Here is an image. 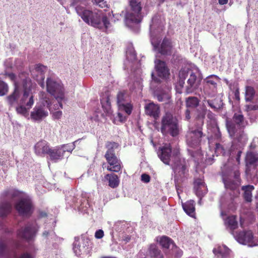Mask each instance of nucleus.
<instances>
[{"mask_svg":"<svg viewBox=\"0 0 258 258\" xmlns=\"http://www.w3.org/2000/svg\"><path fill=\"white\" fill-rule=\"evenodd\" d=\"M158 156L165 164L170 165L175 174V178H182L187 174L188 170L185 161L182 160L178 152L172 154V147L170 144H166L160 148Z\"/></svg>","mask_w":258,"mask_h":258,"instance_id":"obj_1","label":"nucleus"},{"mask_svg":"<svg viewBox=\"0 0 258 258\" xmlns=\"http://www.w3.org/2000/svg\"><path fill=\"white\" fill-rule=\"evenodd\" d=\"M248 122L245 120L241 112L235 113L231 119H227L226 125L230 136L239 140V137H241L244 133L243 130L247 125Z\"/></svg>","mask_w":258,"mask_h":258,"instance_id":"obj_2","label":"nucleus"},{"mask_svg":"<svg viewBox=\"0 0 258 258\" xmlns=\"http://www.w3.org/2000/svg\"><path fill=\"white\" fill-rule=\"evenodd\" d=\"M160 131L164 136H177L179 134V125L176 117L169 111L165 112L161 118Z\"/></svg>","mask_w":258,"mask_h":258,"instance_id":"obj_3","label":"nucleus"},{"mask_svg":"<svg viewBox=\"0 0 258 258\" xmlns=\"http://www.w3.org/2000/svg\"><path fill=\"white\" fill-rule=\"evenodd\" d=\"M118 147L117 143L107 142L105 145L107 150L104 155L108 166L107 170L109 171L118 172L121 170V162L115 154V149Z\"/></svg>","mask_w":258,"mask_h":258,"instance_id":"obj_4","label":"nucleus"},{"mask_svg":"<svg viewBox=\"0 0 258 258\" xmlns=\"http://www.w3.org/2000/svg\"><path fill=\"white\" fill-rule=\"evenodd\" d=\"M240 175L239 170L236 169L223 177L225 188L227 190L233 192L232 195L230 194L233 198L236 197L239 194V187L241 181Z\"/></svg>","mask_w":258,"mask_h":258,"instance_id":"obj_5","label":"nucleus"},{"mask_svg":"<svg viewBox=\"0 0 258 258\" xmlns=\"http://www.w3.org/2000/svg\"><path fill=\"white\" fill-rule=\"evenodd\" d=\"M34 96L31 89L24 86L23 95L20 100V105L16 107L17 112L18 114L26 115L34 103Z\"/></svg>","mask_w":258,"mask_h":258,"instance_id":"obj_6","label":"nucleus"},{"mask_svg":"<svg viewBox=\"0 0 258 258\" xmlns=\"http://www.w3.org/2000/svg\"><path fill=\"white\" fill-rule=\"evenodd\" d=\"M39 226L35 221L28 222L17 231V237L29 242L33 241L39 230Z\"/></svg>","mask_w":258,"mask_h":258,"instance_id":"obj_7","label":"nucleus"},{"mask_svg":"<svg viewBox=\"0 0 258 258\" xmlns=\"http://www.w3.org/2000/svg\"><path fill=\"white\" fill-rule=\"evenodd\" d=\"M15 208L20 216L29 217L33 213L34 206L31 198L25 196L17 202Z\"/></svg>","mask_w":258,"mask_h":258,"instance_id":"obj_8","label":"nucleus"},{"mask_svg":"<svg viewBox=\"0 0 258 258\" xmlns=\"http://www.w3.org/2000/svg\"><path fill=\"white\" fill-rule=\"evenodd\" d=\"M46 88L47 92L57 100L60 108H62V104L61 101L64 98V89L62 85L54 80L48 78L46 81Z\"/></svg>","mask_w":258,"mask_h":258,"instance_id":"obj_9","label":"nucleus"},{"mask_svg":"<svg viewBox=\"0 0 258 258\" xmlns=\"http://www.w3.org/2000/svg\"><path fill=\"white\" fill-rule=\"evenodd\" d=\"M246 169L247 174L251 175L256 172L258 166V154L252 152H248L245 158Z\"/></svg>","mask_w":258,"mask_h":258,"instance_id":"obj_10","label":"nucleus"},{"mask_svg":"<svg viewBox=\"0 0 258 258\" xmlns=\"http://www.w3.org/2000/svg\"><path fill=\"white\" fill-rule=\"evenodd\" d=\"M219 78L215 75H210L204 79L203 91L205 94L212 96L217 93V81Z\"/></svg>","mask_w":258,"mask_h":258,"instance_id":"obj_11","label":"nucleus"},{"mask_svg":"<svg viewBox=\"0 0 258 258\" xmlns=\"http://www.w3.org/2000/svg\"><path fill=\"white\" fill-rule=\"evenodd\" d=\"M0 257L4 258H34L28 252L23 253L18 256L15 250L11 251L7 246L5 241L0 240Z\"/></svg>","mask_w":258,"mask_h":258,"instance_id":"obj_12","label":"nucleus"},{"mask_svg":"<svg viewBox=\"0 0 258 258\" xmlns=\"http://www.w3.org/2000/svg\"><path fill=\"white\" fill-rule=\"evenodd\" d=\"M83 21L93 27L101 28L104 26L107 28L109 24L108 17H82Z\"/></svg>","mask_w":258,"mask_h":258,"instance_id":"obj_13","label":"nucleus"},{"mask_svg":"<svg viewBox=\"0 0 258 258\" xmlns=\"http://www.w3.org/2000/svg\"><path fill=\"white\" fill-rule=\"evenodd\" d=\"M90 242L87 238H81L76 239L74 243L73 249L74 252L78 256L88 251V246Z\"/></svg>","mask_w":258,"mask_h":258,"instance_id":"obj_14","label":"nucleus"},{"mask_svg":"<svg viewBox=\"0 0 258 258\" xmlns=\"http://www.w3.org/2000/svg\"><path fill=\"white\" fill-rule=\"evenodd\" d=\"M202 127L198 126L197 129L192 130L187 136V141L192 146H196L200 144L203 137Z\"/></svg>","mask_w":258,"mask_h":258,"instance_id":"obj_15","label":"nucleus"},{"mask_svg":"<svg viewBox=\"0 0 258 258\" xmlns=\"http://www.w3.org/2000/svg\"><path fill=\"white\" fill-rule=\"evenodd\" d=\"M21 91L18 84L15 82L14 84V89L13 92L8 95L6 99L7 101L11 106H16L20 105V100L21 99Z\"/></svg>","mask_w":258,"mask_h":258,"instance_id":"obj_16","label":"nucleus"},{"mask_svg":"<svg viewBox=\"0 0 258 258\" xmlns=\"http://www.w3.org/2000/svg\"><path fill=\"white\" fill-rule=\"evenodd\" d=\"M155 70L157 75L162 79H166L170 75L169 69L166 62L160 59H157L155 61Z\"/></svg>","mask_w":258,"mask_h":258,"instance_id":"obj_17","label":"nucleus"},{"mask_svg":"<svg viewBox=\"0 0 258 258\" xmlns=\"http://www.w3.org/2000/svg\"><path fill=\"white\" fill-rule=\"evenodd\" d=\"M48 115V112L42 106H35L30 113V118L35 121H41Z\"/></svg>","mask_w":258,"mask_h":258,"instance_id":"obj_18","label":"nucleus"},{"mask_svg":"<svg viewBox=\"0 0 258 258\" xmlns=\"http://www.w3.org/2000/svg\"><path fill=\"white\" fill-rule=\"evenodd\" d=\"M66 151L61 147H56L54 148H50L47 154V158L54 162H57L63 158Z\"/></svg>","mask_w":258,"mask_h":258,"instance_id":"obj_19","label":"nucleus"},{"mask_svg":"<svg viewBox=\"0 0 258 258\" xmlns=\"http://www.w3.org/2000/svg\"><path fill=\"white\" fill-rule=\"evenodd\" d=\"M234 236L237 240L241 244L250 245L252 243L253 236L252 232L250 230L235 233Z\"/></svg>","mask_w":258,"mask_h":258,"instance_id":"obj_20","label":"nucleus"},{"mask_svg":"<svg viewBox=\"0 0 258 258\" xmlns=\"http://www.w3.org/2000/svg\"><path fill=\"white\" fill-rule=\"evenodd\" d=\"M50 146L48 142L44 140L38 142L34 146V152L37 155L44 157L47 155L49 151Z\"/></svg>","mask_w":258,"mask_h":258,"instance_id":"obj_21","label":"nucleus"},{"mask_svg":"<svg viewBox=\"0 0 258 258\" xmlns=\"http://www.w3.org/2000/svg\"><path fill=\"white\" fill-rule=\"evenodd\" d=\"M145 112L146 114L157 120L160 113V106L154 102H150L145 106Z\"/></svg>","mask_w":258,"mask_h":258,"instance_id":"obj_22","label":"nucleus"},{"mask_svg":"<svg viewBox=\"0 0 258 258\" xmlns=\"http://www.w3.org/2000/svg\"><path fill=\"white\" fill-rule=\"evenodd\" d=\"M187 83L186 92L187 94L192 93L198 88L199 83L197 81V75L192 71H191L190 73L189 77L187 80Z\"/></svg>","mask_w":258,"mask_h":258,"instance_id":"obj_23","label":"nucleus"},{"mask_svg":"<svg viewBox=\"0 0 258 258\" xmlns=\"http://www.w3.org/2000/svg\"><path fill=\"white\" fill-rule=\"evenodd\" d=\"M194 190L198 197H203L206 193V186L202 179L198 178L194 182Z\"/></svg>","mask_w":258,"mask_h":258,"instance_id":"obj_24","label":"nucleus"},{"mask_svg":"<svg viewBox=\"0 0 258 258\" xmlns=\"http://www.w3.org/2000/svg\"><path fill=\"white\" fill-rule=\"evenodd\" d=\"M224 224L227 229L230 231L232 235H234V230L238 227V224L237 220V216L235 215H231L228 216L224 221Z\"/></svg>","mask_w":258,"mask_h":258,"instance_id":"obj_25","label":"nucleus"},{"mask_svg":"<svg viewBox=\"0 0 258 258\" xmlns=\"http://www.w3.org/2000/svg\"><path fill=\"white\" fill-rule=\"evenodd\" d=\"M213 252L218 258H231V251L225 245L214 248Z\"/></svg>","mask_w":258,"mask_h":258,"instance_id":"obj_26","label":"nucleus"},{"mask_svg":"<svg viewBox=\"0 0 258 258\" xmlns=\"http://www.w3.org/2000/svg\"><path fill=\"white\" fill-rule=\"evenodd\" d=\"M129 102H131V100L126 90H121L117 93L116 95V102L118 107Z\"/></svg>","mask_w":258,"mask_h":258,"instance_id":"obj_27","label":"nucleus"},{"mask_svg":"<svg viewBox=\"0 0 258 258\" xmlns=\"http://www.w3.org/2000/svg\"><path fill=\"white\" fill-rule=\"evenodd\" d=\"M12 210V205L10 202L2 201L0 202V217H7L11 213Z\"/></svg>","mask_w":258,"mask_h":258,"instance_id":"obj_28","label":"nucleus"},{"mask_svg":"<svg viewBox=\"0 0 258 258\" xmlns=\"http://www.w3.org/2000/svg\"><path fill=\"white\" fill-rule=\"evenodd\" d=\"M172 47L171 42L168 39L164 38L161 43L159 51L163 55H170Z\"/></svg>","mask_w":258,"mask_h":258,"instance_id":"obj_29","label":"nucleus"},{"mask_svg":"<svg viewBox=\"0 0 258 258\" xmlns=\"http://www.w3.org/2000/svg\"><path fill=\"white\" fill-rule=\"evenodd\" d=\"M195 203L193 200H189L182 204V208L185 212L191 217L195 215Z\"/></svg>","mask_w":258,"mask_h":258,"instance_id":"obj_30","label":"nucleus"},{"mask_svg":"<svg viewBox=\"0 0 258 258\" xmlns=\"http://www.w3.org/2000/svg\"><path fill=\"white\" fill-rule=\"evenodd\" d=\"M254 189V187L252 185H247L242 186L241 189L244 191L243 195L244 200L247 202H251L252 201V191Z\"/></svg>","mask_w":258,"mask_h":258,"instance_id":"obj_31","label":"nucleus"},{"mask_svg":"<svg viewBox=\"0 0 258 258\" xmlns=\"http://www.w3.org/2000/svg\"><path fill=\"white\" fill-rule=\"evenodd\" d=\"M159 242L163 248L168 249L171 245L172 248L176 247L173 240L167 236H162L159 238Z\"/></svg>","mask_w":258,"mask_h":258,"instance_id":"obj_32","label":"nucleus"},{"mask_svg":"<svg viewBox=\"0 0 258 258\" xmlns=\"http://www.w3.org/2000/svg\"><path fill=\"white\" fill-rule=\"evenodd\" d=\"M148 252L151 258H164L161 250L158 249L155 244L150 245Z\"/></svg>","mask_w":258,"mask_h":258,"instance_id":"obj_33","label":"nucleus"},{"mask_svg":"<svg viewBox=\"0 0 258 258\" xmlns=\"http://www.w3.org/2000/svg\"><path fill=\"white\" fill-rule=\"evenodd\" d=\"M255 94L254 88L250 86H246L245 87V97L246 102H252Z\"/></svg>","mask_w":258,"mask_h":258,"instance_id":"obj_34","label":"nucleus"},{"mask_svg":"<svg viewBox=\"0 0 258 258\" xmlns=\"http://www.w3.org/2000/svg\"><path fill=\"white\" fill-rule=\"evenodd\" d=\"M129 6L131 7V10L135 14H140L142 7L139 0H129Z\"/></svg>","mask_w":258,"mask_h":258,"instance_id":"obj_35","label":"nucleus"},{"mask_svg":"<svg viewBox=\"0 0 258 258\" xmlns=\"http://www.w3.org/2000/svg\"><path fill=\"white\" fill-rule=\"evenodd\" d=\"M105 178L108 180L109 186L112 188H116L119 183L118 176L115 174H107Z\"/></svg>","mask_w":258,"mask_h":258,"instance_id":"obj_36","label":"nucleus"},{"mask_svg":"<svg viewBox=\"0 0 258 258\" xmlns=\"http://www.w3.org/2000/svg\"><path fill=\"white\" fill-rule=\"evenodd\" d=\"M76 11L79 16H94L92 11L86 7L78 6L76 7Z\"/></svg>","mask_w":258,"mask_h":258,"instance_id":"obj_37","label":"nucleus"},{"mask_svg":"<svg viewBox=\"0 0 258 258\" xmlns=\"http://www.w3.org/2000/svg\"><path fill=\"white\" fill-rule=\"evenodd\" d=\"M200 100L196 97H188L186 98L185 105L187 108H195L198 106Z\"/></svg>","mask_w":258,"mask_h":258,"instance_id":"obj_38","label":"nucleus"},{"mask_svg":"<svg viewBox=\"0 0 258 258\" xmlns=\"http://www.w3.org/2000/svg\"><path fill=\"white\" fill-rule=\"evenodd\" d=\"M142 20V17H125L124 22L127 27L131 28L139 24Z\"/></svg>","mask_w":258,"mask_h":258,"instance_id":"obj_39","label":"nucleus"},{"mask_svg":"<svg viewBox=\"0 0 258 258\" xmlns=\"http://www.w3.org/2000/svg\"><path fill=\"white\" fill-rule=\"evenodd\" d=\"M157 99L159 102H164L165 103L167 104L170 102V99L171 98V96L168 93L166 92H161L159 94H157Z\"/></svg>","mask_w":258,"mask_h":258,"instance_id":"obj_40","label":"nucleus"},{"mask_svg":"<svg viewBox=\"0 0 258 258\" xmlns=\"http://www.w3.org/2000/svg\"><path fill=\"white\" fill-rule=\"evenodd\" d=\"M118 108L120 110L124 111L127 115H130L132 113L133 106L131 102H129L119 106Z\"/></svg>","mask_w":258,"mask_h":258,"instance_id":"obj_41","label":"nucleus"},{"mask_svg":"<svg viewBox=\"0 0 258 258\" xmlns=\"http://www.w3.org/2000/svg\"><path fill=\"white\" fill-rule=\"evenodd\" d=\"M162 27L161 22L158 17H152L151 23L150 25V29L154 30Z\"/></svg>","mask_w":258,"mask_h":258,"instance_id":"obj_42","label":"nucleus"},{"mask_svg":"<svg viewBox=\"0 0 258 258\" xmlns=\"http://www.w3.org/2000/svg\"><path fill=\"white\" fill-rule=\"evenodd\" d=\"M8 85L4 81L0 80V96L6 95L9 92Z\"/></svg>","mask_w":258,"mask_h":258,"instance_id":"obj_43","label":"nucleus"},{"mask_svg":"<svg viewBox=\"0 0 258 258\" xmlns=\"http://www.w3.org/2000/svg\"><path fill=\"white\" fill-rule=\"evenodd\" d=\"M21 192L17 190H6L4 192L3 195L4 197L10 196L11 198L13 199L20 197Z\"/></svg>","mask_w":258,"mask_h":258,"instance_id":"obj_44","label":"nucleus"},{"mask_svg":"<svg viewBox=\"0 0 258 258\" xmlns=\"http://www.w3.org/2000/svg\"><path fill=\"white\" fill-rule=\"evenodd\" d=\"M234 146L232 145L231 148V152L230 154L232 156H233L234 154L236 155V161L238 163V164H240V157L242 151L240 149H237L236 151H234Z\"/></svg>","mask_w":258,"mask_h":258,"instance_id":"obj_45","label":"nucleus"},{"mask_svg":"<svg viewBox=\"0 0 258 258\" xmlns=\"http://www.w3.org/2000/svg\"><path fill=\"white\" fill-rule=\"evenodd\" d=\"M258 110V103L257 102H255L254 103L246 104L244 106V111L245 112H249L251 111Z\"/></svg>","mask_w":258,"mask_h":258,"instance_id":"obj_46","label":"nucleus"},{"mask_svg":"<svg viewBox=\"0 0 258 258\" xmlns=\"http://www.w3.org/2000/svg\"><path fill=\"white\" fill-rule=\"evenodd\" d=\"M208 104L211 108L214 110H217L220 108V104L218 103V100L214 99L213 100H208L207 101Z\"/></svg>","mask_w":258,"mask_h":258,"instance_id":"obj_47","label":"nucleus"},{"mask_svg":"<svg viewBox=\"0 0 258 258\" xmlns=\"http://www.w3.org/2000/svg\"><path fill=\"white\" fill-rule=\"evenodd\" d=\"M215 153L217 156L224 155L225 154V150L224 147L219 143H216L215 147Z\"/></svg>","mask_w":258,"mask_h":258,"instance_id":"obj_48","label":"nucleus"},{"mask_svg":"<svg viewBox=\"0 0 258 258\" xmlns=\"http://www.w3.org/2000/svg\"><path fill=\"white\" fill-rule=\"evenodd\" d=\"M188 76V72L185 70H180L179 73V77L180 79V82H183L184 83V80Z\"/></svg>","mask_w":258,"mask_h":258,"instance_id":"obj_49","label":"nucleus"},{"mask_svg":"<svg viewBox=\"0 0 258 258\" xmlns=\"http://www.w3.org/2000/svg\"><path fill=\"white\" fill-rule=\"evenodd\" d=\"M205 118V114L203 113H200L197 115V119L198 121V126H202L204 124V119Z\"/></svg>","mask_w":258,"mask_h":258,"instance_id":"obj_50","label":"nucleus"},{"mask_svg":"<svg viewBox=\"0 0 258 258\" xmlns=\"http://www.w3.org/2000/svg\"><path fill=\"white\" fill-rule=\"evenodd\" d=\"M46 69V67L43 65L38 64L36 66L35 71L42 74Z\"/></svg>","mask_w":258,"mask_h":258,"instance_id":"obj_51","label":"nucleus"},{"mask_svg":"<svg viewBox=\"0 0 258 258\" xmlns=\"http://www.w3.org/2000/svg\"><path fill=\"white\" fill-rule=\"evenodd\" d=\"M150 176L147 174H143L141 175V180L145 183H148L150 181Z\"/></svg>","mask_w":258,"mask_h":258,"instance_id":"obj_52","label":"nucleus"},{"mask_svg":"<svg viewBox=\"0 0 258 258\" xmlns=\"http://www.w3.org/2000/svg\"><path fill=\"white\" fill-rule=\"evenodd\" d=\"M104 236V232L102 230L99 229L97 230L95 233V236L96 238L100 239Z\"/></svg>","mask_w":258,"mask_h":258,"instance_id":"obj_53","label":"nucleus"},{"mask_svg":"<svg viewBox=\"0 0 258 258\" xmlns=\"http://www.w3.org/2000/svg\"><path fill=\"white\" fill-rule=\"evenodd\" d=\"M62 115V112L61 111H57L54 112L52 116L55 119H59Z\"/></svg>","mask_w":258,"mask_h":258,"instance_id":"obj_54","label":"nucleus"},{"mask_svg":"<svg viewBox=\"0 0 258 258\" xmlns=\"http://www.w3.org/2000/svg\"><path fill=\"white\" fill-rule=\"evenodd\" d=\"M234 95L235 99L237 101H239L240 100V92H239V90L238 88H237L235 90V91H234Z\"/></svg>","mask_w":258,"mask_h":258,"instance_id":"obj_55","label":"nucleus"},{"mask_svg":"<svg viewBox=\"0 0 258 258\" xmlns=\"http://www.w3.org/2000/svg\"><path fill=\"white\" fill-rule=\"evenodd\" d=\"M190 118V111L189 109L187 108L185 111V119L189 121Z\"/></svg>","mask_w":258,"mask_h":258,"instance_id":"obj_56","label":"nucleus"},{"mask_svg":"<svg viewBox=\"0 0 258 258\" xmlns=\"http://www.w3.org/2000/svg\"><path fill=\"white\" fill-rule=\"evenodd\" d=\"M47 216V214L46 212L44 211H39L38 212V218H45Z\"/></svg>","mask_w":258,"mask_h":258,"instance_id":"obj_57","label":"nucleus"},{"mask_svg":"<svg viewBox=\"0 0 258 258\" xmlns=\"http://www.w3.org/2000/svg\"><path fill=\"white\" fill-rule=\"evenodd\" d=\"M117 116L119 121L121 122H124L126 120V117L123 116L121 113H118Z\"/></svg>","mask_w":258,"mask_h":258,"instance_id":"obj_58","label":"nucleus"},{"mask_svg":"<svg viewBox=\"0 0 258 258\" xmlns=\"http://www.w3.org/2000/svg\"><path fill=\"white\" fill-rule=\"evenodd\" d=\"M7 75L12 81H15L16 79V75L14 73H8Z\"/></svg>","mask_w":258,"mask_h":258,"instance_id":"obj_59","label":"nucleus"},{"mask_svg":"<svg viewBox=\"0 0 258 258\" xmlns=\"http://www.w3.org/2000/svg\"><path fill=\"white\" fill-rule=\"evenodd\" d=\"M14 246L16 249H19L21 248V243L19 241H16L14 242Z\"/></svg>","mask_w":258,"mask_h":258,"instance_id":"obj_60","label":"nucleus"},{"mask_svg":"<svg viewBox=\"0 0 258 258\" xmlns=\"http://www.w3.org/2000/svg\"><path fill=\"white\" fill-rule=\"evenodd\" d=\"M151 76L152 80H154L155 82L159 83L160 82V79L155 76L153 73H152Z\"/></svg>","mask_w":258,"mask_h":258,"instance_id":"obj_61","label":"nucleus"},{"mask_svg":"<svg viewBox=\"0 0 258 258\" xmlns=\"http://www.w3.org/2000/svg\"><path fill=\"white\" fill-rule=\"evenodd\" d=\"M219 3L221 5H224L227 4L228 0H218Z\"/></svg>","mask_w":258,"mask_h":258,"instance_id":"obj_62","label":"nucleus"},{"mask_svg":"<svg viewBox=\"0 0 258 258\" xmlns=\"http://www.w3.org/2000/svg\"><path fill=\"white\" fill-rule=\"evenodd\" d=\"M74 4H77L78 3H82L86 1V0H72Z\"/></svg>","mask_w":258,"mask_h":258,"instance_id":"obj_63","label":"nucleus"},{"mask_svg":"<svg viewBox=\"0 0 258 258\" xmlns=\"http://www.w3.org/2000/svg\"><path fill=\"white\" fill-rule=\"evenodd\" d=\"M48 232L47 231H45L43 232V235L45 236H47L48 235Z\"/></svg>","mask_w":258,"mask_h":258,"instance_id":"obj_64","label":"nucleus"}]
</instances>
